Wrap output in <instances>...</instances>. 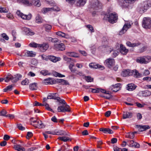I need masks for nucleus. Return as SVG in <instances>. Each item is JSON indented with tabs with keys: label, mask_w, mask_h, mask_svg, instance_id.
<instances>
[{
	"label": "nucleus",
	"mask_w": 151,
	"mask_h": 151,
	"mask_svg": "<svg viewBox=\"0 0 151 151\" xmlns=\"http://www.w3.org/2000/svg\"><path fill=\"white\" fill-rule=\"evenodd\" d=\"M151 7V0H149L141 3L137 8V11L141 13H144Z\"/></svg>",
	"instance_id": "obj_1"
},
{
	"label": "nucleus",
	"mask_w": 151,
	"mask_h": 151,
	"mask_svg": "<svg viewBox=\"0 0 151 151\" xmlns=\"http://www.w3.org/2000/svg\"><path fill=\"white\" fill-rule=\"evenodd\" d=\"M22 77V76L20 74H17L14 76L12 75H9L5 78L4 80L6 82H8L11 80L12 83H15Z\"/></svg>",
	"instance_id": "obj_2"
},
{
	"label": "nucleus",
	"mask_w": 151,
	"mask_h": 151,
	"mask_svg": "<svg viewBox=\"0 0 151 151\" xmlns=\"http://www.w3.org/2000/svg\"><path fill=\"white\" fill-rule=\"evenodd\" d=\"M151 61V57L146 56L139 57L136 59L137 62L142 64H147Z\"/></svg>",
	"instance_id": "obj_3"
},
{
	"label": "nucleus",
	"mask_w": 151,
	"mask_h": 151,
	"mask_svg": "<svg viewBox=\"0 0 151 151\" xmlns=\"http://www.w3.org/2000/svg\"><path fill=\"white\" fill-rule=\"evenodd\" d=\"M142 25L143 27L146 29L151 28V18L149 17L144 18Z\"/></svg>",
	"instance_id": "obj_4"
},
{
	"label": "nucleus",
	"mask_w": 151,
	"mask_h": 151,
	"mask_svg": "<svg viewBox=\"0 0 151 151\" xmlns=\"http://www.w3.org/2000/svg\"><path fill=\"white\" fill-rule=\"evenodd\" d=\"M76 60H73L72 58H67V63L69 65V68L72 73H75L76 70L75 68H73Z\"/></svg>",
	"instance_id": "obj_5"
},
{
	"label": "nucleus",
	"mask_w": 151,
	"mask_h": 151,
	"mask_svg": "<svg viewBox=\"0 0 151 151\" xmlns=\"http://www.w3.org/2000/svg\"><path fill=\"white\" fill-rule=\"evenodd\" d=\"M102 47L105 48V50H106V51H109L110 53H111L112 56L113 57H115L119 54V52L117 50H114L111 47L108 46H103Z\"/></svg>",
	"instance_id": "obj_6"
},
{
	"label": "nucleus",
	"mask_w": 151,
	"mask_h": 151,
	"mask_svg": "<svg viewBox=\"0 0 151 151\" xmlns=\"http://www.w3.org/2000/svg\"><path fill=\"white\" fill-rule=\"evenodd\" d=\"M106 17L108 18V21L111 23L116 22L118 19L117 15L115 13H110L109 15H107Z\"/></svg>",
	"instance_id": "obj_7"
},
{
	"label": "nucleus",
	"mask_w": 151,
	"mask_h": 151,
	"mask_svg": "<svg viewBox=\"0 0 151 151\" xmlns=\"http://www.w3.org/2000/svg\"><path fill=\"white\" fill-rule=\"evenodd\" d=\"M17 14L19 17H21L23 19L29 20L32 17L31 14L25 15L22 13L20 11L17 10L16 12Z\"/></svg>",
	"instance_id": "obj_8"
},
{
	"label": "nucleus",
	"mask_w": 151,
	"mask_h": 151,
	"mask_svg": "<svg viewBox=\"0 0 151 151\" xmlns=\"http://www.w3.org/2000/svg\"><path fill=\"white\" fill-rule=\"evenodd\" d=\"M131 25L129 22H126L123 26L122 30L119 32V34L120 35H122L124 34L128 29L131 27Z\"/></svg>",
	"instance_id": "obj_9"
},
{
	"label": "nucleus",
	"mask_w": 151,
	"mask_h": 151,
	"mask_svg": "<svg viewBox=\"0 0 151 151\" xmlns=\"http://www.w3.org/2000/svg\"><path fill=\"white\" fill-rule=\"evenodd\" d=\"M105 63L107 67L110 68L114 65L115 61L114 59L109 58L105 60Z\"/></svg>",
	"instance_id": "obj_10"
},
{
	"label": "nucleus",
	"mask_w": 151,
	"mask_h": 151,
	"mask_svg": "<svg viewBox=\"0 0 151 151\" xmlns=\"http://www.w3.org/2000/svg\"><path fill=\"white\" fill-rule=\"evenodd\" d=\"M49 45L47 43H43L42 44H39V48L40 51L42 52L45 51L48 48Z\"/></svg>",
	"instance_id": "obj_11"
},
{
	"label": "nucleus",
	"mask_w": 151,
	"mask_h": 151,
	"mask_svg": "<svg viewBox=\"0 0 151 151\" xmlns=\"http://www.w3.org/2000/svg\"><path fill=\"white\" fill-rule=\"evenodd\" d=\"M35 54L33 53L32 51H27L25 52H24L21 54L20 56H26L27 57H33Z\"/></svg>",
	"instance_id": "obj_12"
},
{
	"label": "nucleus",
	"mask_w": 151,
	"mask_h": 151,
	"mask_svg": "<svg viewBox=\"0 0 151 151\" xmlns=\"http://www.w3.org/2000/svg\"><path fill=\"white\" fill-rule=\"evenodd\" d=\"M137 128H139V130L140 132H143L147 129H149L150 127L148 125H137Z\"/></svg>",
	"instance_id": "obj_13"
},
{
	"label": "nucleus",
	"mask_w": 151,
	"mask_h": 151,
	"mask_svg": "<svg viewBox=\"0 0 151 151\" xmlns=\"http://www.w3.org/2000/svg\"><path fill=\"white\" fill-rule=\"evenodd\" d=\"M22 30L27 35H32L35 34L33 32L27 27H24L22 28Z\"/></svg>",
	"instance_id": "obj_14"
},
{
	"label": "nucleus",
	"mask_w": 151,
	"mask_h": 151,
	"mask_svg": "<svg viewBox=\"0 0 151 151\" xmlns=\"http://www.w3.org/2000/svg\"><path fill=\"white\" fill-rule=\"evenodd\" d=\"M89 67L91 68H100L101 70H103L105 68L104 66H101L99 64H95L94 63H91L89 65Z\"/></svg>",
	"instance_id": "obj_15"
},
{
	"label": "nucleus",
	"mask_w": 151,
	"mask_h": 151,
	"mask_svg": "<svg viewBox=\"0 0 151 151\" xmlns=\"http://www.w3.org/2000/svg\"><path fill=\"white\" fill-rule=\"evenodd\" d=\"M119 50L120 53L122 54L126 55L128 52V49L122 44H120V46Z\"/></svg>",
	"instance_id": "obj_16"
},
{
	"label": "nucleus",
	"mask_w": 151,
	"mask_h": 151,
	"mask_svg": "<svg viewBox=\"0 0 151 151\" xmlns=\"http://www.w3.org/2000/svg\"><path fill=\"white\" fill-rule=\"evenodd\" d=\"M87 0H76V5L78 7L83 6L86 3Z\"/></svg>",
	"instance_id": "obj_17"
},
{
	"label": "nucleus",
	"mask_w": 151,
	"mask_h": 151,
	"mask_svg": "<svg viewBox=\"0 0 151 151\" xmlns=\"http://www.w3.org/2000/svg\"><path fill=\"white\" fill-rule=\"evenodd\" d=\"M101 3L98 0H96L92 5V7L95 9H97L98 8H101Z\"/></svg>",
	"instance_id": "obj_18"
},
{
	"label": "nucleus",
	"mask_w": 151,
	"mask_h": 151,
	"mask_svg": "<svg viewBox=\"0 0 151 151\" xmlns=\"http://www.w3.org/2000/svg\"><path fill=\"white\" fill-rule=\"evenodd\" d=\"M54 46L58 50H63L65 48V46L63 43L56 44L54 45Z\"/></svg>",
	"instance_id": "obj_19"
},
{
	"label": "nucleus",
	"mask_w": 151,
	"mask_h": 151,
	"mask_svg": "<svg viewBox=\"0 0 151 151\" xmlns=\"http://www.w3.org/2000/svg\"><path fill=\"white\" fill-rule=\"evenodd\" d=\"M37 124H33L32 123V124L35 127L41 129L45 127L44 124L42 123L41 121L39 120L37 122Z\"/></svg>",
	"instance_id": "obj_20"
},
{
	"label": "nucleus",
	"mask_w": 151,
	"mask_h": 151,
	"mask_svg": "<svg viewBox=\"0 0 151 151\" xmlns=\"http://www.w3.org/2000/svg\"><path fill=\"white\" fill-rule=\"evenodd\" d=\"M57 93H51L49 94L47 97V99H54L55 100L58 99L59 97L56 96Z\"/></svg>",
	"instance_id": "obj_21"
},
{
	"label": "nucleus",
	"mask_w": 151,
	"mask_h": 151,
	"mask_svg": "<svg viewBox=\"0 0 151 151\" xmlns=\"http://www.w3.org/2000/svg\"><path fill=\"white\" fill-rule=\"evenodd\" d=\"M132 75L136 78H139L142 76V74L138 72L136 70H134L131 71Z\"/></svg>",
	"instance_id": "obj_22"
},
{
	"label": "nucleus",
	"mask_w": 151,
	"mask_h": 151,
	"mask_svg": "<svg viewBox=\"0 0 151 151\" xmlns=\"http://www.w3.org/2000/svg\"><path fill=\"white\" fill-rule=\"evenodd\" d=\"M132 113L129 112H124L123 115V118L126 119L127 118H130L132 117Z\"/></svg>",
	"instance_id": "obj_23"
},
{
	"label": "nucleus",
	"mask_w": 151,
	"mask_h": 151,
	"mask_svg": "<svg viewBox=\"0 0 151 151\" xmlns=\"http://www.w3.org/2000/svg\"><path fill=\"white\" fill-rule=\"evenodd\" d=\"M127 86V89L129 91H132L134 90L137 87L132 83L129 84Z\"/></svg>",
	"instance_id": "obj_24"
},
{
	"label": "nucleus",
	"mask_w": 151,
	"mask_h": 151,
	"mask_svg": "<svg viewBox=\"0 0 151 151\" xmlns=\"http://www.w3.org/2000/svg\"><path fill=\"white\" fill-rule=\"evenodd\" d=\"M58 139L64 142H66V133L64 132L63 135H61L58 138Z\"/></svg>",
	"instance_id": "obj_25"
},
{
	"label": "nucleus",
	"mask_w": 151,
	"mask_h": 151,
	"mask_svg": "<svg viewBox=\"0 0 151 151\" xmlns=\"http://www.w3.org/2000/svg\"><path fill=\"white\" fill-rule=\"evenodd\" d=\"M140 44L139 42L132 43L130 42H127L126 43L127 45L129 47H134L139 46Z\"/></svg>",
	"instance_id": "obj_26"
},
{
	"label": "nucleus",
	"mask_w": 151,
	"mask_h": 151,
	"mask_svg": "<svg viewBox=\"0 0 151 151\" xmlns=\"http://www.w3.org/2000/svg\"><path fill=\"white\" fill-rule=\"evenodd\" d=\"M49 59L53 62L55 63L60 60V58L59 57H56L53 56L49 57Z\"/></svg>",
	"instance_id": "obj_27"
},
{
	"label": "nucleus",
	"mask_w": 151,
	"mask_h": 151,
	"mask_svg": "<svg viewBox=\"0 0 151 151\" xmlns=\"http://www.w3.org/2000/svg\"><path fill=\"white\" fill-rule=\"evenodd\" d=\"M43 19L42 17L39 14H37L35 18V22L38 24L43 22Z\"/></svg>",
	"instance_id": "obj_28"
},
{
	"label": "nucleus",
	"mask_w": 151,
	"mask_h": 151,
	"mask_svg": "<svg viewBox=\"0 0 151 151\" xmlns=\"http://www.w3.org/2000/svg\"><path fill=\"white\" fill-rule=\"evenodd\" d=\"M66 106H64L63 105L58 107V110L59 112H65L66 111Z\"/></svg>",
	"instance_id": "obj_29"
},
{
	"label": "nucleus",
	"mask_w": 151,
	"mask_h": 151,
	"mask_svg": "<svg viewBox=\"0 0 151 151\" xmlns=\"http://www.w3.org/2000/svg\"><path fill=\"white\" fill-rule=\"evenodd\" d=\"M43 27L45 29V30L46 31H48L50 30L52 28V26L49 24H45L43 25Z\"/></svg>",
	"instance_id": "obj_30"
},
{
	"label": "nucleus",
	"mask_w": 151,
	"mask_h": 151,
	"mask_svg": "<svg viewBox=\"0 0 151 151\" xmlns=\"http://www.w3.org/2000/svg\"><path fill=\"white\" fill-rule=\"evenodd\" d=\"M130 75L129 70L128 69L123 70L121 73V75L124 77H126Z\"/></svg>",
	"instance_id": "obj_31"
},
{
	"label": "nucleus",
	"mask_w": 151,
	"mask_h": 151,
	"mask_svg": "<svg viewBox=\"0 0 151 151\" xmlns=\"http://www.w3.org/2000/svg\"><path fill=\"white\" fill-rule=\"evenodd\" d=\"M17 2L19 3H23L24 4L30 5L31 4L30 3L29 0H17Z\"/></svg>",
	"instance_id": "obj_32"
},
{
	"label": "nucleus",
	"mask_w": 151,
	"mask_h": 151,
	"mask_svg": "<svg viewBox=\"0 0 151 151\" xmlns=\"http://www.w3.org/2000/svg\"><path fill=\"white\" fill-rule=\"evenodd\" d=\"M67 55L69 56L76 58H78L79 57L77 53L74 52H67Z\"/></svg>",
	"instance_id": "obj_33"
},
{
	"label": "nucleus",
	"mask_w": 151,
	"mask_h": 151,
	"mask_svg": "<svg viewBox=\"0 0 151 151\" xmlns=\"http://www.w3.org/2000/svg\"><path fill=\"white\" fill-rule=\"evenodd\" d=\"M142 94L144 97L149 96L151 95V92L149 91H143L142 92Z\"/></svg>",
	"instance_id": "obj_34"
},
{
	"label": "nucleus",
	"mask_w": 151,
	"mask_h": 151,
	"mask_svg": "<svg viewBox=\"0 0 151 151\" xmlns=\"http://www.w3.org/2000/svg\"><path fill=\"white\" fill-rule=\"evenodd\" d=\"M30 89L32 90H35L37 89V83H35L31 84L29 86Z\"/></svg>",
	"instance_id": "obj_35"
},
{
	"label": "nucleus",
	"mask_w": 151,
	"mask_h": 151,
	"mask_svg": "<svg viewBox=\"0 0 151 151\" xmlns=\"http://www.w3.org/2000/svg\"><path fill=\"white\" fill-rule=\"evenodd\" d=\"M13 86H14L12 85H11L7 86L6 88L4 89V91L6 92L12 90Z\"/></svg>",
	"instance_id": "obj_36"
},
{
	"label": "nucleus",
	"mask_w": 151,
	"mask_h": 151,
	"mask_svg": "<svg viewBox=\"0 0 151 151\" xmlns=\"http://www.w3.org/2000/svg\"><path fill=\"white\" fill-rule=\"evenodd\" d=\"M52 11V9L50 8H43L42 9V12L44 14H45L47 12Z\"/></svg>",
	"instance_id": "obj_37"
},
{
	"label": "nucleus",
	"mask_w": 151,
	"mask_h": 151,
	"mask_svg": "<svg viewBox=\"0 0 151 151\" xmlns=\"http://www.w3.org/2000/svg\"><path fill=\"white\" fill-rule=\"evenodd\" d=\"M15 149L18 151H24L25 149L19 145H17L15 147Z\"/></svg>",
	"instance_id": "obj_38"
},
{
	"label": "nucleus",
	"mask_w": 151,
	"mask_h": 151,
	"mask_svg": "<svg viewBox=\"0 0 151 151\" xmlns=\"http://www.w3.org/2000/svg\"><path fill=\"white\" fill-rule=\"evenodd\" d=\"M40 73L41 74L45 76L46 75H50L51 74L50 73H49L48 70H41L40 71Z\"/></svg>",
	"instance_id": "obj_39"
},
{
	"label": "nucleus",
	"mask_w": 151,
	"mask_h": 151,
	"mask_svg": "<svg viewBox=\"0 0 151 151\" xmlns=\"http://www.w3.org/2000/svg\"><path fill=\"white\" fill-rule=\"evenodd\" d=\"M32 3L34 5L38 7L41 6V3L39 0H35Z\"/></svg>",
	"instance_id": "obj_40"
},
{
	"label": "nucleus",
	"mask_w": 151,
	"mask_h": 151,
	"mask_svg": "<svg viewBox=\"0 0 151 151\" xmlns=\"http://www.w3.org/2000/svg\"><path fill=\"white\" fill-rule=\"evenodd\" d=\"M56 35L62 37H65L66 34L65 33L61 32L59 31L56 33Z\"/></svg>",
	"instance_id": "obj_41"
},
{
	"label": "nucleus",
	"mask_w": 151,
	"mask_h": 151,
	"mask_svg": "<svg viewBox=\"0 0 151 151\" xmlns=\"http://www.w3.org/2000/svg\"><path fill=\"white\" fill-rule=\"evenodd\" d=\"M104 133L105 134L108 133L110 134H112L113 133V132L111 129L109 128H104Z\"/></svg>",
	"instance_id": "obj_42"
},
{
	"label": "nucleus",
	"mask_w": 151,
	"mask_h": 151,
	"mask_svg": "<svg viewBox=\"0 0 151 151\" xmlns=\"http://www.w3.org/2000/svg\"><path fill=\"white\" fill-rule=\"evenodd\" d=\"M9 11V9L6 7H0V12L1 13H7Z\"/></svg>",
	"instance_id": "obj_43"
},
{
	"label": "nucleus",
	"mask_w": 151,
	"mask_h": 151,
	"mask_svg": "<svg viewBox=\"0 0 151 151\" xmlns=\"http://www.w3.org/2000/svg\"><path fill=\"white\" fill-rule=\"evenodd\" d=\"M29 45L30 47H39V44H37L35 42H32L30 43Z\"/></svg>",
	"instance_id": "obj_44"
},
{
	"label": "nucleus",
	"mask_w": 151,
	"mask_h": 151,
	"mask_svg": "<svg viewBox=\"0 0 151 151\" xmlns=\"http://www.w3.org/2000/svg\"><path fill=\"white\" fill-rule=\"evenodd\" d=\"M135 142L132 140H128L127 141L128 144H127L129 147H133L134 144Z\"/></svg>",
	"instance_id": "obj_45"
},
{
	"label": "nucleus",
	"mask_w": 151,
	"mask_h": 151,
	"mask_svg": "<svg viewBox=\"0 0 151 151\" xmlns=\"http://www.w3.org/2000/svg\"><path fill=\"white\" fill-rule=\"evenodd\" d=\"M29 83V80L26 78L21 83L22 85H28Z\"/></svg>",
	"instance_id": "obj_46"
},
{
	"label": "nucleus",
	"mask_w": 151,
	"mask_h": 151,
	"mask_svg": "<svg viewBox=\"0 0 151 151\" xmlns=\"http://www.w3.org/2000/svg\"><path fill=\"white\" fill-rule=\"evenodd\" d=\"M134 0H124V5L127 7L129 6V4L127 5V3L129 4L131 3L132 1Z\"/></svg>",
	"instance_id": "obj_47"
},
{
	"label": "nucleus",
	"mask_w": 151,
	"mask_h": 151,
	"mask_svg": "<svg viewBox=\"0 0 151 151\" xmlns=\"http://www.w3.org/2000/svg\"><path fill=\"white\" fill-rule=\"evenodd\" d=\"M7 113V111L4 109H2L0 112V116H6Z\"/></svg>",
	"instance_id": "obj_48"
},
{
	"label": "nucleus",
	"mask_w": 151,
	"mask_h": 151,
	"mask_svg": "<svg viewBox=\"0 0 151 151\" xmlns=\"http://www.w3.org/2000/svg\"><path fill=\"white\" fill-rule=\"evenodd\" d=\"M57 82L61 83L62 84H66V81L65 80H64L63 79H57Z\"/></svg>",
	"instance_id": "obj_49"
},
{
	"label": "nucleus",
	"mask_w": 151,
	"mask_h": 151,
	"mask_svg": "<svg viewBox=\"0 0 151 151\" xmlns=\"http://www.w3.org/2000/svg\"><path fill=\"white\" fill-rule=\"evenodd\" d=\"M57 100L59 101L60 104H62L64 106H66L65 101L64 100L60 99L59 97L58 99Z\"/></svg>",
	"instance_id": "obj_50"
},
{
	"label": "nucleus",
	"mask_w": 151,
	"mask_h": 151,
	"mask_svg": "<svg viewBox=\"0 0 151 151\" xmlns=\"http://www.w3.org/2000/svg\"><path fill=\"white\" fill-rule=\"evenodd\" d=\"M54 75L56 77H59L60 78L65 77V75H62L57 72H55L54 73Z\"/></svg>",
	"instance_id": "obj_51"
},
{
	"label": "nucleus",
	"mask_w": 151,
	"mask_h": 151,
	"mask_svg": "<svg viewBox=\"0 0 151 151\" xmlns=\"http://www.w3.org/2000/svg\"><path fill=\"white\" fill-rule=\"evenodd\" d=\"M150 73L149 71L148 70H145L143 73L142 74L144 76H146L149 75Z\"/></svg>",
	"instance_id": "obj_52"
},
{
	"label": "nucleus",
	"mask_w": 151,
	"mask_h": 151,
	"mask_svg": "<svg viewBox=\"0 0 151 151\" xmlns=\"http://www.w3.org/2000/svg\"><path fill=\"white\" fill-rule=\"evenodd\" d=\"M86 80L88 82H91L93 81V79L91 78L90 76H88L86 77Z\"/></svg>",
	"instance_id": "obj_53"
},
{
	"label": "nucleus",
	"mask_w": 151,
	"mask_h": 151,
	"mask_svg": "<svg viewBox=\"0 0 151 151\" xmlns=\"http://www.w3.org/2000/svg\"><path fill=\"white\" fill-rule=\"evenodd\" d=\"M127 136H128V137L131 139H133L134 137V133H128L127 134Z\"/></svg>",
	"instance_id": "obj_54"
},
{
	"label": "nucleus",
	"mask_w": 151,
	"mask_h": 151,
	"mask_svg": "<svg viewBox=\"0 0 151 151\" xmlns=\"http://www.w3.org/2000/svg\"><path fill=\"white\" fill-rule=\"evenodd\" d=\"M136 105L138 108H142L145 105V104H142L140 103L139 102H136L135 103Z\"/></svg>",
	"instance_id": "obj_55"
},
{
	"label": "nucleus",
	"mask_w": 151,
	"mask_h": 151,
	"mask_svg": "<svg viewBox=\"0 0 151 151\" xmlns=\"http://www.w3.org/2000/svg\"><path fill=\"white\" fill-rule=\"evenodd\" d=\"M33 135L32 133V132H27L26 138L27 139H29Z\"/></svg>",
	"instance_id": "obj_56"
},
{
	"label": "nucleus",
	"mask_w": 151,
	"mask_h": 151,
	"mask_svg": "<svg viewBox=\"0 0 151 151\" xmlns=\"http://www.w3.org/2000/svg\"><path fill=\"white\" fill-rule=\"evenodd\" d=\"M86 26L91 31V32H94L93 27L91 25L89 24L87 25Z\"/></svg>",
	"instance_id": "obj_57"
},
{
	"label": "nucleus",
	"mask_w": 151,
	"mask_h": 151,
	"mask_svg": "<svg viewBox=\"0 0 151 151\" xmlns=\"http://www.w3.org/2000/svg\"><path fill=\"white\" fill-rule=\"evenodd\" d=\"M120 85V83H117L115 84L114 85H113L110 88H115L119 89V86Z\"/></svg>",
	"instance_id": "obj_58"
},
{
	"label": "nucleus",
	"mask_w": 151,
	"mask_h": 151,
	"mask_svg": "<svg viewBox=\"0 0 151 151\" xmlns=\"http://www.w3.org/2000/svg\"><path fill=\"white\" fill-rule=\"evenodd\" d=\"M17 127L18 128L21 130H25V128L24 127H23L21 124H19L17 125Z\"/></svg>",
	"instance_id": "obj_59"
},
{
	"label": "nucleus",
	"mask_w": 151,
	"mask_h": 151,
	"mask_svg": "<svg viewBox=\"0 0 151 151\" xmlns=\"http://www.w3.org/2000/svg\"><path fill=\"white\" fill-rule=\"evenodd\" d=\"M52 9V11H60V8L57 6H54L53 7L51 8Z\"/></svg>",
	"instance_id": "obj_60"
},
{
	"label": "nucleus",
	"mask_w": 151,
	"mask_h": 151,
	"mask_svg": "<svg viewBox=\"0 0 151 151\" xmlns=\"http://www.w3.org/2000/svg\"><path fill=\"white\" fill-rule=\"evenodd\" d=\"M2 37L6 40H8L9 39V37L5 33H3L1 34Z\"/></svg>",
	"instance_id": "obj_61"
},
{
	"label": "nucleus",
	"mask_w": 151,
	"mask_h": 151,
	"mask_svg": "<svg viewBox=\"0 0 151 151\" xmlns=\"http://www.w3.org/2000/svg\"><path fill=\"white\" fill-rule=\"evenodd\" d=\"M117 139L115 138H113L111 140V143L113 144L116 143L117 142Z\"/></svg>",
	"instance_id": "obj_62"
},
{
	"label": "nucleus",
	"mask_w": 151,
	"mask_h": 151,
	"mask_svg": "<svg viewBox=\"0 0 151 151\" xmlns=\"http://www.w3.org/2000/svg\"><path fill=\"white\" fill-rule=\"evenodd\" d=\"M114 151H121V149L119 148L116 146H115L114 147Z\"/></svg>",
	"instance_id": "obj_63"
},
{
	"label": "nucleus",
	"mask_w": 151,
	"mask_h": 151,
	"mask_svg": "<svg viewBox=\"0 0 151 151\" xmlns=\"http://www.w3.org/2000/svg\"><path fill=\"white\" fill-rule=\"evenodd\" d=\"M65 145H63L58 150V151H65Z\"/></svg>",
	"instance_id": "obj_64"
}]
</instances>
